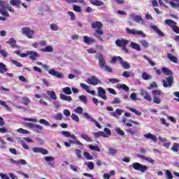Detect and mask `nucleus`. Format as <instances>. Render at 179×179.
Listing matches in <instances>:
<instances>
[{"instance_id":"obj_63","label":"nucleus","mask_w":179,"mask_h":179,"mask_svg":"<svg viewBox=\"0 0 179 179\" xmlns=\"http://www.w3.org/2000/svg\"><path fill=\"white\" fill-rule=\"evenodd\" d=\"M166 179H172L173 178V174H171V172H170L169 170L166 171Z\"/></svg>"},{"instance_id":"obj_52","label":"nucleus","mask_w":179,"mask_h":179,"mask_svg":"<svg viewBox=\"0 0 179 179\" xmlns=\"http://www.w3.org/2000/svg\"><path fill=\"white\" fill-rule=\"evenodd\" d=\"M108 83H112V85H115V83H120V80L117 78H109Z\"/></svg>"},{"instance_id":"obj_30","label":"nucleus","mask_w":179,"mask_h":179,"mask_svg":"<svg viewBox=\"0 0 179 179\" xmlns=\"http://www.w3.org/2000/svg\"><path fill=\"white\" fill-rule=\"evenodd\" d=\"M165 24L167 26H169V27H171V29H173L174 25L177 24V22H176V21H174L173 20L167 19V20H165Z\"/></svg>"},{"instance_id":"obj_14","label":"nucleus","mask_w":179,"mask_h":179,"mask_svg":"<svg viewBox=\"0 0 179 179\" xmlns=\"http://www.w3.org/2000/svg\"><path fill=\"white\" fill-rule=\"evenodd\" d=\"M80 87H82V89L85 90L87 93H89L90 94H92V96H94L96 94V92L94 90H90V89L89 88V85H87L85 83H80Z\"/></svg>"},{"instance_id":"obj_22","label":"nucleus","mask_w":179,"mask_h":179,"mask_svg":"<svg viewBox=\"0 0 179 179\" xmlns=\"http://www.w3.org/2000/svg\"><path fill=\"white\" fill-rule=\"evenodd\" d=\"M162 71L165 76H173V71H171L169 68L162 67Z\"/></svg>"},{"instance_id":"obj_37","label":"nucleus","mask_w":179,"mask_h":179,"mask_svg":"<svg viewBox=\"0 0 179 179\" xmlns=\"http://www.w3.org/2000/svg\"><path fill=\"white\" fill-rule=\"evenodd\" d=\"M10 5H12V6H17V8H19V6L20 5V3H22V1H20V0H10Z\"/></svg>"},{"instance_id":"obj_39","label":"nucleus","mask_w":179,"mask_h":179,"mask_svg":"<svg viewBox=\"0 0 179 179\" xmlns=\"http://www.w3.org/2000/svg\"><path fill=\"white\" fill-rule=\"evenodd\" d=\"M5 72H8L6 65H5L3 63H0V73H5Z\"/></svg>"},{"instance_id":"obj_58","label":"nucleus","mask_w":179,"mask_h":179,"mask_svg":"<svg viewBox=\"0 0 179 179\" xmlns=\"http://www.w3.org/2000/svg\"><path fill=\"white\" fill-rule=\"evenodd\" d=\"M62 118H64L62 113H58L55 116V120H57V121H61Z\"/></svg>"},{"instance_id":"obj_25","label":"nucleus","mask_w":179,"mask_h":179,"mask_svg":"<svg viewBox=\"0 0 179 179\" xmlns=\"http://www.w3.org/2000/svg\"><path fill=\"white\" fill-rule=\"evenodd\" d=\"M117 89L118 90H124V92H129V87L127 86L125 84H117Z\"/></svg>"},{"instance_id":"obj_11","label":"nucleus","mask_w":179,"mask_h":179,"mask_svg":"<svg viewBox=\"0 0 179 179\" xmlns=\"http://www.w3.org/2000/svg\"><path fill=\"white\" fill-rule=\"evenodd\" d=\"M129 43V41L127 39L122 38V39H117L115 41V44L117 47H124L127 46V45Z\"/></svg>"},{"instance_id":"obj_18","label":"nucleus","mask_w":179,"mask_h":179,"mask_svg":"<svg viewBox=\"0 0 179 179\" xmlns=\"http://www.w3.org/2000/svg\"><path fill=\"white\" fill-rule=\"evenodd\" d=\"M10 163H13V164H17V166H20L21 164L22 166H24L27 164V162L24 159H19L18 161L14 160L13 158L10 159Z\"/></svg>"},{"instance_id":"obj_17","label":"nucleus","mask_w":179,"mask_h":179,"mask_svg":"<svg viewBox=\"0 0 179 179\" xmlns=\"http://www.w3.org/2000/svg\"><path fill=\"white\" fill-rule=\"evenodd\" d=\"M136 157H138V159H143V160H145V162H148V163H151L152 164H155V159L152 158H148V157L145 155H142L141 154H137Z\"/></svg>"},{"instance_id":"obj_13","label":"nucleus","mask_w":179,"mask_h":179,"mask_svg":"<svg viewBox=\"0 0 179 179\" xmlns=\"http://www.w3.org/2000/svg\"><path fill=\"white\" fill-rule=\"evenodd\" d=\"M32 150L34 153H41V155H47L48 153V150L43 148L34 147Z\"/></svg>"},{"instance_id":"obj_8","label":"nucleus","mask_w":179,"mask_h":179,"mask_svg":"<svg viewBox=\"0 0 179 179\" xmlns=\"http://www.w3.org/2000/svg\"><path fill=\"white\" fill-rule=\"evenodd\" d=\"M93 36H94L96 38H99V41H104V38H103V36H104V31H103V29H96Z\"/></svg>"},{"instance_id":"obj_15","label":"nucleus","mask_w":179,"mask_h":179,"mask_svg":"<svg viewBox=\"0 0 179 179\" xmlns=\"http://www.w3.org/2000/svg\"><path fill=\"white\" fill-rule=\"evenodd\" d=\"M98 96L102 98L103 100L107 99V96L106 95V90H104L101 87H98Z\"/></svg>"},{"instance_id":"obj_43","label":"nucleus","mask_w":179,"mask_h":179,"mask_svg":"<svg viewBox=\"0 0 179 179\" xmlns=\"http://www.w3.org/2000/svg\"><path fill=\"white\" fill-rule=\"evenodd\" d=\"M171 150L173 152H178L179 150V143H174L173 146L171 148Z\"/></svg>"},{"instance_id":"obj_26","label":"nucleus","mask_w":179,"mask_h":179,"mask_svg":"<svg viewBox=\"0 0 179 179\" xmlns=\"http://www.w3.org/2000/svg\"><path fill=\"white\" fill-rule=\"evenodd\" d=\"M134 20L136 23H139L140 24H145V20L141 15H135L134 17Z\"/></svg>"},{"instance_id":"obj_53","label":"nucleus","mask_w":179,"mask_h":179,"mask_svg":"<svg viewBox=\"0 0 179 179\" xmlns=\"http://www.w3.org/2000/svg\"><path fill=\"white\" fill-rule=\"evenodd\" d=\"M17 132H18L19 134H30V131L24 129H22V128H20L17 130Z\"/></svg>"},{"instance_id":"obj_55","label":"nucleus","mask_w":179,"mask_h":179,"mask_svg":"<svg viewBox=\"0 0 179 179\" xmlns=\"http://www.w3.org/2000/svg\"><path fill=\"white\" fill-rule=\"evenodd\" d=\"M160 122L162 125H165V127H170V123L167 122L164 117L160 119Z\"/></svg>"},{"instance_id":"obj_46","label":"nucleus","mask_w":179,"mask_h":179,"mask_svg":"<svg viewBox=\"0 0 179 179\" xmlns=\"http://www.w3.org/2000/svg\"><path fill=\"white\" fill-rule=\"evenodd\" d=\"M89 149H91V150H95L96 152H100V148L97 145H88Z\"/></svg>"},{"instance_id":"obj_20","label":"nucleus","mask_w":179,"mask_h":179,"mask_svg":"<svg viewBox=\"0 0 179 179\" xmlns=\"http://www.w3.org/2000/svg\"><path fill=\"white\" fill-rule=\"evenodd\" d=\"M28 55H29V59H31V61H36L40 57L37 52H28Z\"/></svg>"},{"instance_id":"obj_60","label":"nucleus","mask_w":179,"mask_h":179,"mask_svg":"<svg viewBox=\"0 0 179 179\" xmlns=\"http://www.w3.org/2000/svg\"><path fill=\"white\" fill-rule=\"evenodd\" d=\"M50 29L51 30H52L53 31H58V25H57V24H50Z\"/></svg>"},{"instance_id":"obj_62","label":"nucleus","mask_w":179,"mask_h":179,"mask_svg":"<svg viewBox=\"0 0 179 179\" xmlns=\"http://www.w3.org/2000/svg\"><path fill=\"white\" fill-rule=\"evenodd\" d=\"M76 155L78 159H82V150L76 149Z\"/></svg>"},{"instance_id":"obj_7","label":"nucleus","mask_w":179,"mask_h":179,"mask_svg":"<svg viewBox=\"0 0 179 179\" xmlns=\"http://www.w3.org/2000/svg\"><path fill=\"white\" fill-rule=\"evenodd\" d=\"M86 82L88 85H92V86H97V85H100V83H101V81L95 76L89 78Z\"/></svg>"},{"instance_id":"obj_41","label":"nucleus","mask_w":179,"mask_h":179,"mask_svg":"<svg viewBox=\"0 0 179 179\" xmlns=\"http://www.w3.org/2000/svg\"><path fill=\"white\" fill-rule=\"evenodd\" d=\"M120 64L124 68V69H129V68H131V65L128 64L127 62H124L123 59H122V62H120Z\"/></svg>"},{"instance_id":"obj_12","label":"nucleus","mask_w":179,"mask_h":179,"mask_svg":"<svg viewBox=\"0 0 179 179\" xmlns=\"http://www.w3.org/2000/svg\"><path fill=\"white\" fill-rule=\"evenodd\" d=\"M141 94L143 97L144 100H146L147 101H152V96L148 91L141 90Z\"/></svg>"},{"instance_id":"obj_47","label":"nucleus","mask_w":179,"mask_h":179,"mask_svg":"<svg viewBox=\"0 0 179 179\" xmlns=\"http://www.w3.org/2000/svg\"><path fill=\"white\" fill-rule=\"evenodd\" d=\"M152 89H157V83L156 82H152L149 87H148V90H152Z\"/></svg>"},{"instance_id":"obj_32","label":"nucleus","mask_w":179,"mask_h":179,"mask_svg":"<svg viewBox=\"0 0 179 179\" xmlns=\"http://www.w3.org/2000/svg\"><path fill=\"white\" fill-rule=\"evenodd\" d=\"M90 3L94 6H103V5H104V2L100 1L99 0H91Z\"/></svg>"},{"instance_id":"obj_42","label":"nucleus","mask_w":179,"mask_h":179,"mask_svg":"<svg viewBox=\"0 0 179 179\" xmlns=\"http://www.w3.org/2000/svg\"><path fill=\"white\" fill-rule=\"evenodd\" d=\"M62 92L64 94H72V90H71V87H66L62 89Z\"/></svg>"},{"instance_id":"obj_2","label":"nucleus","mask_w":179,"mask_h":179,"mask_svg":"<svg viewBox=\"0 0 179 179\" xmlns=\"http://www.w3.org/2000/svg\"><path fill=\"white\" fill-rule=\"evenodd\" d=\"M152 94L153 96V103H155V104H160V103H162V99L159 96H162L163 92L161 90H154L152 91Z\"/></svg>"},{"instance_id":"obj_19","label":"nucleus","mask_w":179,"mask_h":179,"mask_svg":"<svg viewBox=\"0 0 179 179\" xmlns=\"http://www.w3.org/2000/svg\"><path fill=\"white\" fill-rule=\"evenodd\" d=\"M150 29L154 30V31H155V33H157V34H158V36H159L160 37H164L165 36L164 32H162V30L157 28V26L150 25Z\"/></svg>"},{"instance_id":"obj_29","label":"nucleus","mask_w":179,"mask_h":179,"mask_svg":"<svg viewBox=\"0 0 179 179\" xmlns=\"http://www.w3.org/2000/svg\"><path fill=\"white\" fill-rule=\"evenodd\" d=\"M45 160L46 162H49L48 163L49 166L54 167V165L55 164V162H54L55 160L54 157H45Z\"/></svg>"},{"instance_id":"obj_59","label":"nucleus","mask_w":179,"mask_h":179,"mask_svg":"<svg viewBox=\"0 0 179 179\" xmlns=\"http://www.w3.org/2000/svg\"><path fill=\"white\" fill-rule=\"evenodd\" d=\"M116 153L117 150H115V148H109L108 155H110V156H114Z\"/></svg>"},{"instance_id":"obj_1","label":"nucleus","mask_w":179,"mask_h":179,"mask_svg":"<svg viewBox=\"0 0 179 179\" xmlns=\"http://www.w3.org/2000/svg\"><path fill=\"white\" fill-rule=\"evenodd\" d=\"M6 8L10 12H13V9L12 7L9 6V3L7 1L0 0V13L2 16H6V17H9V13L6 10Z\"/></svg>"},{"instance_id":"obj_49","label":"nucleus","mask_w":179,"mask_h":179,"mask_svg":"<svg viewBox=\"0 0 179 179\" xmlns=\"http://www.w3.org/2000/svg\"><path fill=\"white\" fill-rule=\"evenodd\" d=\"M84 157L87 159V160H93V156H92V155L87 152H84Z\"/></svg>"},{"instance_id":"obj_34","label":"nucleus","mask_w":179,"mask_h":179,"mask_svg":"<svg viewBox=\"0 0 179 179\" xmlns=\"http://www.w3.org/2000/svg\"><path fill=\"white\" fill-rule=\"evenodd\" d=\"M42 52H52L54 51V48L51 45H48L45 48L41 49Z\"/></svg>"},{"instance_id":"obj_54","label":"nucleus","mask_w":179,"mask_h":179,"mask_svg":"<svg viewBox=\"0 0 179 179\" xmlns=\"http://www.w3.org/2000/svg\"><path fill=\"white\" fill-rule=\"evenodd\" d=\"M34 129L38 132V134H40V131H43V126H40V124H36L35 127H34Z\"/></svg>"},{"instance_id":"obj_10","label":"nucleus","mask_w":179,"mask_h":179,"mask_svg":"<svg viewBox=\"0 0 179 179\" xmlns=\"http://www.w3.org/2000/svg\"><path fill=\"white\" fill-rule=\"evenodd\" d=\"M48 73L50 75H52V76H55L56 78H58V79H64V74L62 73L57 72L55 69H52L48 71Z\"/></svg>"},{"instance_id":"obj_21","label":"nucleus","mask_w":179,"mask_h":179,"mask_svg":"<svg viewBox=\"0 0 179 179\" xmlns=\"http://www.w3.org/2000/svg\"><path fill=\"white\" fill-rule=\"evenodd\" d=\"M83 39H84V43H85V44H87V45H90V44H94V43L96 42V40L93 38H90L87 36H84Z\"/></svg>"},{"instance_id":"obj_31","label":"nucleus","mask_w":179,"mask_h":179,"mask_svg":"<svg viewBox=\"0 0 179 179\" xmlns=\"http://www.w3.org/2000/svg\"><path fill=\"white\" fill-rule=\"evenodd\" d=\"M127 132H128V134H130V135H137L138 127H134L133 129L129 128V129L127 130Z\"/></svg>"},{"instance_id":"obj_64","label":"nucleus","mask_w":179,"mask_h":179,"mask_svg":"<svg viewBox=\"0 0 179 179\" xmlns=\"http://www.w3.org/2000/svg\"><path fill=\"white\" fill-rule=\"evenodd\" d=\"M172 30L177 34H179V27L177 24H175L174 27L172 28Z\"/></svg>"},{"instance_id":"obj_16","label":"nucleus","mask_w":179,"mask_h":179,"mask_svg":"<svg viewBox=\"0 0 179 179\" xmlns=\"http://www.w3.org/2000/svg\"><path fill=\"white\" fill-rule=\"evenodd\" d=\"M91 27L92 29H96V30H101L103 29V23L100 21H96L91 24Z\"/></svg>"},{"instance_id":"obj_45","label":"nucleus","mask_w":179,"mask_h":179,"mask_svg":"<svg viewBox=\"0 0 179 179\" xmlns=\"http://www.w3.org/2000/svg\"><path fill=\"white\" fill-rule=\"evenodd\" d=\"M128 110H129V111H131V113H134V114H136V115H142V113H141L139 110H137L135 108L129 107Z\"/></svg>"},{"instance_id":"obj_50","label":"nucleus","mask_w":179,"mask_h":179,"mask_svg":"<svg viewBox=\"0 0 179 179\" xmlns=\"http://www.w3.org/2000/svg\"><path fill=\"white\" fill-rule=\"evenodd\" d=\"M39 122L40 124H43V125H45V127H50V122L45 119H40Z\"/></svg>"},{"instance_id":"obj_35","label":"nucleus","mask_w":179,"mask_h":179,"mask_svg":"<svg viewBox=\"0 0 179 179\" xmlns=\"http://www.w3.org/2000/svg\"><path fill=\"white\" fill-rule=\"evenodd\" d=\"M61 100H64V101H72V97L71 96H66L64 94H60Z\"/></svg>"},{"instance_id":"obj_23","label":"nucleus","mask_w":179,"mask_h":179,"mask_svg":"<svg viewBox=\"0 0 179 179\" xmlns=\"http://www.w3.org/2000/svg\"><path fill=\"white\" fill-rule=\"evenodd\" d=\"M144 138L146 139H151L153 142H157V137L153 135L152 133H148L147 134H144Z\"/></svg>"},{"instance_id":"obj_3","label":"nucleus","mask_w":179,"mask_h":179,"mask_svg":"<svg viewBox=\"0 0 179 179\" xmlns=\"http://www.w3.org/2000/svg\"><path fill=\"white\" fill-rule=\"evenodd\" d=\"M129 167H133L134 170L137 171H141V173H145V171H148V166L143 165L139 162H134Z\"/></svg>"},{"instance_id":"obj_28","label":"nucleus","mask_w":179,"mask_h":179,"mask_svg":"<svg viewBox=\"0 0 179 179\" xmlns=\"http://www.w3.org/2000/svg\"><path fill=\"white\" fill-rule=\"evenodd\" d=\"M167 57L171 62H173L174 64H178V59H177L176 56L171 55V53H167Z\"/></svg>"},{"instance_id":"obj_56","label":"nucleus","mask_w":179,"mask_h":179,"mask_svg":"<svg viewBox=\"0 0 179 179\" xmlns=\"http://www.w3.org/2000/svg\"><path fill=\"white\" fill-rule=\"evenodd\" d=\"M81 138L85 141H87V142H92V138L89 137V136H87V134H82Z\"/></svg>"},{"instance_id":"obj_9","label":"nucleus","mask_w":179,"mask_h":179,"mask_svg":"<svg viewBox=\"0 0 179 179\" xmlns=\"http://www.w3.org/2000/svg\"><path fill=\"white\" fill-rule=\"evenodd\" d=\"M96 57L99 59V65L101 69H103L106 66V59H104V57L101 53L96 54Z\"/></svg>"},{"instance_id":"obj_61","label":"nucleus","mask_w":179,"mask_h":179,"mask_svg":"<svg viewBox=\"0 0 179 179\" xmlns=\"http://www.w3.org/2000/svg\"><path fill=\"white\" fill-rule=\"evenodd\" d=\"M71 117L72 118V120L73 121H76V122H79V120H80L79 116L73 113V114H71Z\"/></svg>"},{"instance_id":"obj_51","label":"nucleus","mask_w":179,"mask_h":179,"mask_svg":"<svg viewBox=\"0 0 179 179\" xmlns=\"http://www.w3.org/2000/svg\"><path fill=\"white\" fill-rule=\"evenodd\" d=\"M79 99L80 100V101L84 103V104L87 103V98L86 97V96H85V95L79 96Z\"/></svg>"},{"instance_id":"obj_6","label":"nucleus","mask_w":179,"mask_h":179,"mask_svg":"<svg viewBox=\"0 0 179 179\" xmlns=\"http://www.w3.org/2000/svg\"><path fill=\"white\" fill-rule=\"evenodd\" d=\"M174 83V77L169 76L165 80H162V85L164 87H171Z\"/></svg>"},{"instance_id":"obj_5","label":"nucleus","mask_w":179,"mask_h":179,"mask_svg":"<svg viewBox=\"0 0 179 179\" xmlns=\"http://www.w3.org/2000/svg\"><path fill=\"white\" fill-rule=\"evenodd\" d=\"M22 34L24 36H27V38H33V36H34V30H32L29 27H24L22 28Z\"/></svg>"},{"instance_id":"obj_36","label":"nucleus","mask_w":179,"mask_h":179,"mask_svg":"<svg viewBox=\"0 0 179 179\" xmlns=\"http://www.w3.org/2000/svg\"><path fill=\"white\" fill-rule=\"evenodd\" d=\"M94 136H95V138H100V136L107 138V134H106L104 131L94 132Z\"/></svg>"},{"instance_id":"obj_38","label":"nucleus","mask_w":179,"mask_h":179,"mask_svg":"<svg viewBox=\"0 0 179 179\" xmlns=\"http://www.w3.org/2000/svg\"><path fill=\"white\" fill-rule=\"evenodd\" d=\"M117 61H119V62H122V57L117 56V57H113L112 59L110 60L111 64H115Z\"/></svg>"},{"instance_id":"obj_4","label":"nucleus","mask_w":179,"mask_h":179,"mask_svg":"<svg viewBox=\"0 0 179 179\" xmlns=\"http://www.w3.org/2000/svg\"><path fill=\"white\" fill-rule=\"evenodd\" d=\"M126 33H127V34H131L132 36H141L143 38L146 37V34H145V33L141 30L136 31V29H131L129 27H127Z\"/></svg>"},{"instance_id":"obj_40","label":"nucleus","mask_w":179,"mask_h":179,"mask_svg":"<svg viewBox=\"0 0 179 179\" xmlns=\"http://www.w3.org/2000/svg\"><path fill=\"white\" fill-rule=\"evenodd\" d=\"M47 94L50 96V99L52 100H57V94H55V92L48 90Z\"/></svg>"},{"instance_id":"obj_57","label":"nucleus","mask_w":179,"mask_h":179,"mask_svg":"<svg viewBox=\"0 0 179 179\" xmlns=\"http://www.w3.org/2000/svg\"><path fill=\"white\" fill-rule=\"evenodd\" d=\"M86 166L88 167L90 170H94V163L92 162H89L86 164Z\"/></svg>"},{"instance_id":"obj_24","label":"nucleus","mask_w":179,"mask_h":179,"mask_svg":"<svg viewBox=\"0 0 179 179\" xmlns=\"http://www.w3.org/2000/svg\"><path fill=\"white\" fill-rule=\"evenodd\" d=\"M129 122H130V123H126L127 119H125V118L122 120V122L125 124L126 127H132V124H134V125H139V122H138L137 121L130 120Z\"/></svg>"},{"instance_id":"obj_27","label":"nucleus","mask_w":179,"mask_h":179,"mask_svg":"<svg viewBox=\"0 0 179 179\" xmlns=\"http://www.w3.org/2000/svg\"><path fill=\"white\" fill-rule=\"evenodd\" d=\"M6 43L7 44H10L12 48H17V45H16V40H15L13 38H10Z\"/></svg>"},{"instance_id":"obj_48","label":"nucleus","mask_w":179,"mask_h":179,"mask_svg":"<svg viewBox=\"0 0 179 179\" xmlns=\"http://www.w3.org/2000/svg\"><path fill=\"white\" fill-rule=\"evenodd\" d=\"M10 62H12V64H13L14 65H15V66H17L18 68H22V66H23V64L17 62V60L11 59Z\"/></svg>"},{"instance_id":"obj_33","label":"nucleus","mask_w":179,"mask_h":179,"mask_svg":"<svg viewBox=\"0 0 179 179\" xmlns=\"http://www.w3.org/2000/svg\"><path fill=\"white\" fill-rule=\"evenodd\" d=\"M130 47L133 48V50H136V51H141V45L135 42H131L130 43Z\"/></svg>"},{"instance_id":"obj_44","label":"nucleus","mask_w":179,"mask_h":179,"mask_svg":"<svg viewBox=\"0 0 179 179\" xmlns=\"http://www.w3.org/2000/svg\"><path fill=\"white\" fill-rule=\"evenodd\" d=\"M142 78L144 80H149V79H152V76L148 74L146 72H143L142 73Z\"/></svg>"}]
</instances>
